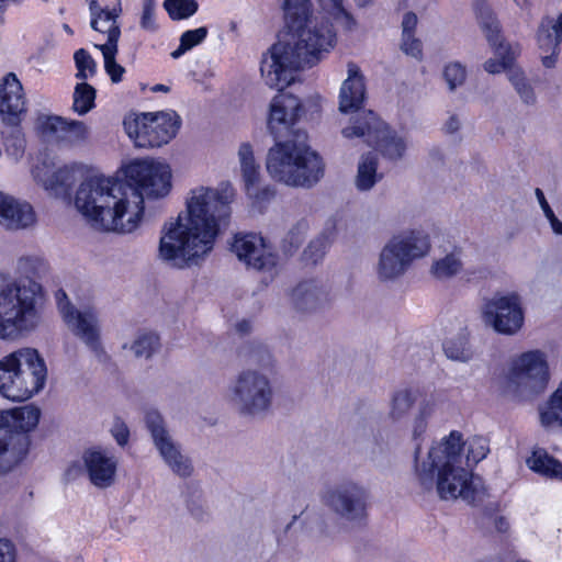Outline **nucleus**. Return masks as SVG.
<instances>
[{"label": "nucleus", "mask_w": 562, "mask_h": 562, "mask_svg": "<svg viewBox=\"0 0 562 562\" xmlns=\"http://www.w3.org/2000/svg\"><path fill=\"white\" fill-rule=\"evenodd\" d=\"M302 112L300 100L290 93H280L276 95L270 104V115L268 128L274 138H280L285 134H293L292 127L299 120Z\"/></svg>", "instance_id": "20"}, {"label": "nucleus", "mask_w": 562, "mask_h": 562, "mask_svg": "<svg viewBox=\"0 0 562 562\" xmlns=\"http://www.w3.org/2000/svg\"><path fill=\"white\" fill-rule=\"evenodd\" d=\"M430 249L428 236L419 231H406L394 235L380 251L375 266L381 282L400 279L412 263L425 257Z\"/></svg>", "instance_id": "9"}, {"label": "nucleus", "mask_w": 562, "mask_h": 562, "mask_svg": "<svg viewBox=\"0 0 562 562\" xmlns=\"http://www.w3.org/2000/svg\"><path fill=\"white\" fill-rule=\"evenodd\" d=\"M507 78L513 85L515 91L519 95L521 102L526 105H535L537 102V95L535 89L525 76V72L518 68H509L507 71Z\"/></svg>", "instance_id": "37"}, {"label": "nucleus", "mask_w": 562, "mask_h": 562, "mask_svg": "<svg viewBox=\"0 0 562 562\" xmlns=\"http://www.w3.org/2000/svg\"><path fill=\"white\" fill-rule=\"evenodd\" d=\"M207 35V29L204 26H201L195 30L187 31L184 32L180 41L183 44L184 48L191 49L192 47L199 45Z\"/></svg>", "instance_id": "53"}, {"label": "nucleus", "mask_w": 562, "mask_h": 562, "mask_svg": "<svg viewBox=\"0 0 562 562\" xmlns=\"http://www.w3.org/2000/svg\"><path fill=\"white\" fill-rule=\"evenodd\" d=\"M82 461L92 485L108 488L115 483L119 460L111 451L100 447L87 449Z\"/></svg>", "instance_id": "19"}, {"label": "nucleus", "mask_w": 562, "mask_h": 562, "mask_svg": "<svg viewBox=\"0 0 562 562\" xmlns=\"http://www.w3.org/2000/svg\"><path fill=\"white\" fill-rule=\"evenodd\" d=\"M481 314L485 325L503 335L516 334L524 324L521 299L516 292H496L484 299Z\"/></svg>", "instance_id": "12"}, {"label": "nucleus", "mask_w": 562, "mask_h": 562, "mask_svg": "<svg viewBox=\"0 0 562 562\" xmlns=\"http://www.w3.org/2000/svg\"><path fill=\"white\" fill-rule=\"evenodd\" d=\"M88 1H89V9H90L91 16H94V15L102 16L103 11H105L106 9H102L99 5L97 0H88Z\"/></svg>", "instance_id": "63"}, {"label": "nucleus", "mask_w": 562, "mask_h": 562, "mask_svg": "<svg viewBox=\"0 0 562 562\" xmlns=\"http://www.w3.org/2000/svg\"><path fill=\"white\" fill-rule=\"evenodd\" d=\"M285 32L263 55L260 71L270 88L283 90L294 80V72L318 63L335 44L328 23L312 15L311 0H282Z\"/></svg>", "instance_id": "3"}, {"label": "nucleus", "mask_w": 562, "mask_h": 562, "mask_svg": "<svg viewBox=\"0 0 562 562\" xmlns=\"http://www.w3.org/2000/svg\"><path fill=\"white\" fill-rule=\"evenodd\" d=\"M552 27L554 31V37H552L549 29L541 25L538 32V42L541 46H552L557 49L562 40V14L558 18Z\"/></svg>", "instance_id": "48"}, {"label": "nucleus", "mask_w": 562, "mask_h": 562, "mask_svg": "<svg viewBox=\"0 0 562 562\" xmlns=\"http://www.w3.org/2000/svg\"><path fill=\"white\" fill-rule=\"evenodd\" d=\"M95 89L89 83L81 82L75 87L72 109L79 115L88 113L94 106Z\"/></svg>", "instance_id": "39"}, {"label": "nucleus", "mask_w": 562, "mask_h": 562, "mask_svg": "<svg viewBox=\"0 0 562 562\" xmlns=\"http://www.w3.org/2000/svg\"><path fill=\"white\" fill-rule=\"evenodd\" d=\"M111 432L115 438L117 445H120L121 447H124L128 442L130 430L123 420L117 418L114 422Z\"/></svg>", "instance_id": "57"}, {"label": "nucleus", "mask_w": 562, "mask_h": 562, "mask_svg": "<svg viewBox=\"0 0 562 562\" xmlns=\"http://www.w3.org/2000/svg\"><path fill=\"white\" fill-rule=\"evenodd\" d=\"M143 114L137 117H128L123 122L127 135L134 139L135 145L138 147V136L143 132Z\"/></svg>", "instance_id": "55"}, {"label": "nucleus", "mask_w": 562, "mask_h": 562, "mask_svg": "<svg viewBox=\"0 0 562 562\" xmlns=\"http://www.w3.org/2000/svg\"><path fill=\"white\" fill-rule=\"evenodd\" d=\"M18 550L8 538H0V562H16Z\"/></svg>", "instance_id": "56"}, {"label": "nucleus", "mask_w": 562, "mask_h": 562, "mask_svg": "<svg viewBox=\"0 0 562 562\" xmlns=\"http://www.w3.org/2000/svg\"><path fill=\"white\" fill-rule=\"evenodd\" d=\"M143 132L138 136V147H160L177 134L180 120L176 112L143 113Z\"/></svg>", "instance_id": "18"}, {"label": "nucleus", "mask_w": 562, "mask_h": 562, "mask_svg": "<svg viewBox=\"0 0 562 562\" xmlns=\"http://www.w3.org/2000/svg\"><path fill=\"white\" fill-rule=\"evenodd\" d=\"M432 413V405L429 402L422 403L417 415L413 420L412 436L415 441H418L427 430V419ZM420 452V443L416 442L415 446V460H417Z\"/></svg>", "instance_id": "41"}, {"label": "nucleus", "mask_w": 562, "mask_h": 562, "mask_svg": "<svg viewBox=\"0 0 562 562\" xmlns=\"http://www.w3.org/2000/svg\"><path fill=\"white\" fill-rule=\"evenodd\" d=\"M488 448L482 437H475L469 441L467 460L477 463L486 457Z\"/></svg>", "instance_id": "51"}, {"label": "nucleus", "mask_w": 562, "mask_h": 562, "mask_svg": "<svg viewBox=\"0 0 562 562\" xmlns=\"http://www.w3.org/2000/svg\"><path fill=\"white\" fill-rule=\"evenodd\" d=\"M25 98L23 87L13 72L3 78L0 86V114L2 121L9 125H18L21 115L25 113Z\"/></svg>", "instance_id": "21"}, {"label": "nucleus", "mask_w": 562, "mask_h": 562, "mask_svg": "<svg viewBox=\"0 0 562 562\" xmlns=\"http://www.w3.org/2000/svg\"><path fill=\"white\" fill-rule=\"evenodd\" d=\"M369 491L353 480H342L322 494V503L340 520L362 525L368 517Z\"/></svg>", "instance_id": "11"}, {"label": "nucleus", "mask_w": 562, "mask_h": 562, "mask_svg": "<svg viewBox=\"0 0 562 562\" xmlns=\"http://www.w3.org/2000/svg\"><path fill=\"white\" fill-rule=\"evenodd\" d=\"M347 72L348 77L344 80L339 93V111L342 113L358 111L366 95L364 77L358 65L348 63Z\"/></svg>", "instance_id": "24"}, {"label": "nucleus", "mask_w": 562, "mask_h": 562, "mask_svg": "<svg viewBox=\"0 0 562 562\" xmlns=\"http://www.w3.org/2000/svg\"><path fill=\"white\" fill-rule=\"evenodd\" d=\"M494 528L499 532H505L508 529L507 520L502 516H495L492 518Z\"/></svg>", "instance_id": "62"}, {"label": "nucleus", "mask_w": 562, "mask_h": 562, "mask_svg": "<svg viewBox=\"0 0 562 562\" xmlns=\"http://www.w3.org/2000/svg\"><path fill=\"white\" fill-rule=\"evenodd\" d=\"M462 269V251L456 249L442 258L434 260L430 267V273L435 279L446 281L458 276Z\"/></svg>", "instance_id": "31"}, {"label": "nucleus", "mask_w": 562, "mask_h": 562, "mask_svg": "<svg viewBox=\"0 0 562 562\" xmlns=\"http://www.w3.org/2000/svg\"><path fill=\"white\" fill-rule=\"evenodd\" d=\"M36 323L34 291L0 274V339H14Z\"/></svg>", "instance_id": "8"}, {"label": "nucleus", "mask_w": 562, "mask_h": 562, "mask_svg": "<svg viewBox=\"0 0 562 562\" xmlns=\"http://www.w3.org/2000/svg\"><path fill=\"white\" fill-rule=\"evenodd\" d=\"M34 179L55 196L66 195L75 181L72 167L63 166L55 170L43 164L33 169Z\"/></svg>", "instance_id": "27"}, {"label": "nucleus", "mask_w": 562, "mask_h": 562, "mask_svg": "<svg viewBox=\"0 0 562 562\" xmlns=\"http://www.w3.org/2000/svg\"><path fill=\"white\" fill-rule=\"evenodd\" d=\"M249 362L261 369L248 368L237 373L227 387V401L243 416H258L272 405L273 387L267 369L272 367L271 353L263 347L249 350Z\"/></svg>", "instance_id": "6"}, {"label": "nucleus", "mask_w": 562, "mask_h": 562, "mask_svg": "<svg viewBox=\"0 0 562 562\" xmlns=\"http://www.w3.org/2000/svg\"><path fill=\"white\" fill-rule=\"evenodd\" d=\"M44 134L70 145L85 142L89 135L88 126L81 121H68L61 116H46L41 122Z\"/></svg>", "instance_id": "23"}, {"label": "nucleus", "mask_w": 562, "mask_h": 562, "mask_svg": "<svg viewBox=\"0 0 562 562\" xmlns=\"http://www.w3.org/2000/svg\"><path fill=\"white\" fill-rule=\"evenodd\" d=\"M341 134L346 138L363 137L368 145L376 146L390 160L402 159L407 148L405 138L392 132L372 111L358 112Z\"/></svg>", "instance_id": "10"}, {"label": "nucleus", "mask_w": 562, "mask_h": 562, "mask_svg": "<svg viewBox=\"0 0 562 562\" xmlns=\"http://www.w3.org/2000/svg\"><path fill=\"white\" fill-rule=\"evenodd\" d=\"M102 52L104 58V68L113 82H120L125 69L115 61L117 54V32H112L110 42L102 45H95Z\"/></svg>", "instance_id": "33"}, {"label": "nucleus", "mask_w": 562, "mask_h": 562, "mask_svg": "<svg viewBox=\"0 0 562 562\" xmlns=\"http://www.w3.org/2000/svg\"><path fill=\"white\" fill-rule=\"evenodd\" d=\"M74 58L78 70L76 75L78 79L86 80L89 76L94 75L97 65L86 49H78L75 53Z\"/></svg>", "instance_id": "47"}, {"label": "nucleus", "mask_w": 562, "mask_h": 562, "mask_svg": "<svg viewBox=\"0 0 562 562\" xmlns=\"http://www.w3.org/2000/svg\"><path fill=\"white\" fill-rule=\"evenodd\" d=\"M330 14L335 21L346 31H353L357 27V21L342 5L344 0H329Z\"/></svg>", "instance_id": "45"}, {"label": "nucleus", "mask_w": 562, "mask_h": 562, "mask_svg": "<svg viewBox=\"0 0 562 562\" xmlns=\"http://www.w3.org/2000/svg\"><path fill=\"white\" fill-rule=\"evenodd\" d=\"M56 299L63 318L74 335L95 353L101 352L99 319L93 308L77 310L61 290L56 293Z\"/></svg>", "instance_id": "15"}, {"label": "nucleus", "mask_w": 562, "mask_h": 562, "mask_svg": "<svg viewBox=\"0 0 562 562\" xmlns=\"http://www.w3.org/2000/svg\"><path fill=\"white\" fill-rule=\"evenodd\" d=\"M189 510H190V514L192 515V517L196 520H204L205 517H207V512L204 508V506L201 504H198L194 502L191 503L189 505Z\"/></svg>", "instance_id": "60"}, {"label": "nucleus", "mask_w": 562, "mask_h": 562, "mask_svg": "<svg viewBox=\"0 0 562 562\" xmlns=\"http://www.w3.org/2000/svg\"><path fill=\"white\" fill-rule=\"evenodd\" d=\"M366 456L373 462H381L389 453L390 446L387 440L381 434H373L363 447Z\"/></svg>", "instance_id": "44"}, {"label": "nucleus", "mask_w": 562, "mask_h": 562, "mask_svg": "<svg viewBox=\"0 0 562 562\" xmlns=\"http://www.w3.org/2000/svg\"><path fill=\"white\" fill-rule=\"evenodd\" d=\"M29 436L0 428V475L11 472L25 457Z\"/></svg>", "instance_id": "22"}, {"label": "nucleus", "mask_w": 562, "mask_h": 562, "mask_svg": "<svg viewBox=\"0 0 562 562\" xmlns=\"http://www.w3.org/2000/svg\"><path fill=\"white\" fill-rule=\"evenodd\" d=\"M543 426H562V384L550 397L546 408L540 412Z\"/></svg>", "instance_id": "38"}, {"label": "nucleus", "mask_w": 562, "mask_h": 562, "mask_svg": "<svg viewBox=\"0 0 562 562\" xmlns=\"http://www.w3.org/2000/svg\"><path fill=\"white\" fill-rule=\"evenodd\" d=\"M417 15L414 12H406L402 21V36L414 34L417 26Z\"/></svg>", "instance_id": "59"}, {"label": "nucleus", "mask_w": 562, "mask_h": 562, "mask_svg": "<svg viewBox=\"0 0 562 562\" xmlns=\"http://www.w3.org/2000/svg\"><path fill=\"white\" fill-rule=\"evenodd\" d=\"M443 78L450 91L461 87L467 79V69L460 63H450L443 69Z\"/></svg>", "instance_id": "46"}, {"label": "nucleus", "mask_w": 562, "mask_h": 562, "mask_svg": "<svg viewBox=\"0 0 562 562\" xmlns=\"http://www.w3.org/2000/svg\"><path fill=\"white\" fill-rule=\"evenodd\" d=\"M549 369L544 355L540 351L522 353L513 364L510 381L517 392L531 397L546 391L549 383Z\"/></svg>", "instance_id": "14"}, {"label": "nucleus", "mask_w": 562, "mask_h": 562, "mask_svg": "<svg viewBox=\"0 0 562 562\" xmlns=\"http://www.w3.org/2000/svg\"><path fill=\"white\" fill-rule=\"evenodd\" d=\"M290 299L296 312L314 314L328 308L334 296L326 283L317 279H307L292 289Z\"/></svg>", "instance_id": "17"}, {"label": "nucleus", "mask_w": 562, "mask_h": 562, "mask_svg": "<svg viewBox=\"0 0 562 562\" xmlns=\"http://www.w3.org/2000/svg\"><path fill=\"white\" fill-rule=\"evenodd\" d=\"M462 436L452 431L442 442L432 447L426 461L416 464L419 484L426 491L436 488L442 501L462 498L469 504L484 495L481 479L462 467Z\"/></svg>", "instance_id": "4"}, {"label": "nucleus", "mask_w": 562, "mask_h": 562, "mask_svg": "<svg viewBox=\"0 0 562 562\" xmlns=\"http://www.w3.org/2000/svg\"><path fill=\"white\" fill-rule=\"evenodd\" d=\"M231 250L247 268L257 271H270L277 265V255L256 234H237L231 245Z\"/></svg>", "instance_id": "16"}, {"label": "nucleus", "mask_w": 562, "mask_h": 562, "mask_svg": "<svg viewBox=\"0 0 562 562\" xmlns=\"http://www.w3.org/2000/svg\"><path fill=\"white\" fill-rule=\"evenodd\" d=\"M475 13L479 25L487 42L492 47H497L499 43H503V38L501 35V25L495 13L484 1H477L475 3Z\"/></svg>", "instance_id": "30"}, {"label": "nucleus", "mask_w": 562, "mask_h": 562, "mask_svg": "<svg viewBox=\"0 0 562 562\" xmlns=\"http://www.w3.org/2000/svg\"><path fill=\"white\" fill-rule=\"evenodd\" d=\"M238 159L247 194L257 200H268L274 195V191L266 187L259 189L260 166L257 164L252 146L249 143H243L238 149Z\"/></svg>", "instance_id": "25"}, {"label": "nucleus", "mask_w": 562, "mask_h": 562, "mask_svg": "<svg viewBox=\"0 0 562 562\" xmlns=\"http://www.w3.org/2000/svg\"><path fill=\"white\" fill-rule=\"evenodd\" d=\"M40 416L41 411L33 405L2 411L0 412V428L27 436V432L37 426Z\"/></svg>", "instance_id": "28"}, {"label": "nucleus", "mask_w": 562, "mask_h": 562, "mask_svg": "<svg viewBox=\"0 0 562 562\" xmlns=\"http://www.w3.org/2000/svg\"><path fill=\"white\" fill-rule=\"evenodd\" d=\"M402 50L415 58L422 57V42L414 34L402 36Z\"/></svg>", "instance_id": "54"}, {"label": "nucleus", "mask_w": 562, "mask_h": 562, "mask_svg": "<svg viewBox=\"0 0 562 562\" xmlns=\"http://www.w3.org/2000/svg\"><path fill=\"white\" fill-rule=\"evenodd\" d=\"M35 214L29 203L20 202L0 192V224L8 229H22L33 225Z\"/></svg>", "instance_id": "26"}, {"label": "nucleus", "mask_w": 562, "mask_h": 562, "mask_svg": "<svg viewBox=\"0 0 562 562\" xmlns=\"http://www.w3.org/2000/svg\"><path fill=\"white\" fill-rule=\"evenodd\" d=\"M159 348L160 339L155 333H140L131 345H123V349H130L134 357L144 359H149Z\"/></svg>", "instance_id": "35"}, {"label": "nucleus", "mask_w": 562, "mask_h": 562, "mask_svg": "<svg viewBox=\"0 0 562 562\" xmlns=\"http://www.w3.org/2000/svg\"><path fill=\"white\" fill-rule=\"evenodd\" d=\"M145 423L154 446L165 464L180 477L191 476L193 473L192 462L182 452L180 443L170 435L162 416L157 411H149L146 413Z\"/></svg>", "instance_id": "13"}, {"label": "nucleus", "mask_w": 562, "mask_h": 562, "mask_svg": "<svg viewBox=\"0 0 562 562\" xmlns=\"http://www.w3.org/2000/svg\"><path fill=\"white\" fill-rule=\"evenodd\" d=\"M126 178L92 176L80 183L75 205L95 228L132 233L142 220L144 198L165 196L171 187L169 166L154 160L130 164Z\"/></svg>", "instance_id": "1"}, {"label": "nucleus", "mask_w": 562, "mask_h": 562, "mask_svg": "<svg viewBox=\"0 0 562 562\" xmlns=\"http://www.w3.org/2000/svg\"><path fill=\"white\" fill-rule=\"evenodd\" d=\"M164 8L172 20H183L198 10L195 0H165Z\"/></svg>", "instance_id": "43"}, {"label": "nucleus", "mask_w": 562, "mask_h": 562, "mask_svg": "<svg viewBox=\"0 0 562 562\" xmlns=\"http://www.w3.org/2000/svg\"><path fill=\"white\" fill-rule=\"evenodd\" d=\"M461 121L457 115H451L445 123V131L449 134H453L459 131Z\"/></svg>", "instance_id": "61"}, {"label": "nucleus", "mask_w": 562, "mask_h": 562, "mask_svg": "<svg viewBox=\"0 0 562 562\" xmlns=\"http://www.w3.org/2000/svg\"><path fill=\"white\" fill-rule=\"evenodd\" d=\"M535 193H536L538 202H539V204H540V206H541L546 217L550 222L552 231L557 235H562V222L555 216L554 212L550 207L549 203L546 200V196H544L542 190L537 188Z\"/></svg>", "instance_id": "50"}, {"label": "nucleus", "mask_w": 562, "mask_h": 562, "mask_svg": "<svg viewBox=\"0 0 562 562\" xmlns=\"http://www.w3.org/2000/svg\"><path fill=\"white\" fill-rule=\"evenodd\" d=\"M527 464L535 472L562 480V463L544 451H535L527 460Z\"/></svg>", "instance_id": "34"}, {"label": "nucleus", "mask_w": 562, "mask_h": 562, "mask_svg": "<svg viewBox=\"0 0 562 562\" xmlns=\"http://www.w3.org/2000/svg\"><path fill=\"white\" fill-rule=\"evenodd\" d=\"M554 50H555V49L553 48V53H552L551 55H549V56H544V57L542 58V64H543V66H544V67H547V68H552V67H554L555 61H557V56H555V54H554Z\"/></svg>", "instance_id": "64"}, {"label": "nucleus", "mask_w": 562, "mask_h": 562, "mask_svg": "<svg viewBox=\"0 0 562 562\" xmlns=\"http://www.w3.org/2000/svg\"><path fill=\"white\" fill-rule=\"evenodd\" d=\"M443 352L448 359L459 362H468L473 358L469 335L461 333L443 342Z\"/></svg>", "instance_id": "32"}, {"label": "nucleus", "mask_w": 562, "mask_h": 562, "mask_svg": "<svg viewBox=\"0 0 562 562\" xmlns=\"http://www.w3.org/2000/svg\"><path fill=\"white\" fill-rule=\"evenodd\" d=\"M328 244L329 243H328L327 237H325V236L316 237L308 244V246L304 250V256L306 257V259H308L313 263H316L325 255Z\"/></svg>", "instance_id": "49"}, {"label": "nucleus", "mask_w": 562, "mask_h": 562, "mask_svg": "<svg viewBox=\"0 0 562 562\" xmlns=\"http://www.w3.org/2000/svg\"><path fill=\"white\" fill-rule=\"evenodd\" d=\"M306 135L277 142L267 153L266 169L277 182L291 188L311 189L325 175V162L305 143Z\"/></svg>", "instance_id": "5"}, {"label": "nucleus", "mask_w": 562, "mask_h": 562, "mask_svg": "<svg viewBox=\"0 0 562 562\" xmlns=\"http://www.w3.org/2000/svg\"><path fill=\"white\" fill-rule=\"evenodd\" d=\"M495 50V54L502 58L501 61L495 59H487L484 63L485 71L490 74H498L502 70H509V68H515L513 66L514 53H512L510 47L504 45V43H499L497 47H492Z\"/></svg>", "instance_id": "42"}, {"label": "nucleus", "mask_w": 562, "mask_h": 562, "mask_svg": "<svg viewBox=\"0 0 562 562\" xmlns=\"http://www.w3.org/2000/svg\"><path fill=\"white\" fill-rule=\"evenodd\" d=\"M7 151L15 158L21 157L24 151V139L18 134L12 135L7 142Z\"/></svg>", "instance_id": "58"}, {"label": "nucleus", "mask_w": 562, "mask_h": 562, "mask_svg": "<svg viewBox=\"0 0 562 562\" xmlns=\"http://www.w3.org/2000/svg\"><path fill=\"white\" fill-rule=\"evenodd\" d=\"M47 368L36 349L21 348L0 360V393L13 402H23L45 385Z\"/></svg>", "instance_id": "7"}, {"label": "nucleus", "mask_w": 562, "mask_h": 562, "mask_svg": "<svg viewBox=\"0 0 562 562\" xmlns=\"http://www.w3.org/2000/svg\"><path fill=\"white\" fill-rule=\"evenodd\" d=\"M378 156L373 153L360 157L355 178V186L359 191L371 190L382 179V175L378 173Z\"/></svg>", "instance_id": "29"}, {"label": "nucleus", "mask_w": 562, "mask_h": 562, "mask_svg": "<svg viewBox=\"0 0 562 562\" xmlns=\"http://www.w3.org/2000/svg\"><path fill=\"white\" fill-rule=\"evenodd\" d=\"M121 12V8L113 10H105L101 15H94L91 20V27L101 33H108V41L110 42L112 32H117V38L120 37L121 31L117 25L116 19Z\"/></svg>", "instance_id": "40"}, {"label": "nucleus", "mask_w": 562, "mask_h": 562, "mask_svg": "<svg viewBox=\"0 0 562 562\" xmlns=\"http://www.w3.org/2000/svg\"><path fill=\"white\" fill-rule=\"evenodd\" d=\"M155 10H156V0H143V12L140 16V27L154 32L157 30V24L155 22Z\"/></svg>", "instance_id": "52"}, {"label": "nucleus", "mask_w": 562, "mask_h": 562, "mask_svg": "<svg viewBox=\"0 0 562 562\" xmlns=\"http://www.w3.org/2000/svg\"><path fill=\"white\" fill-rule=\"evenodd\" d=\"M416 402V394L409 389H401L393 393L390 401L389 417L396 422L404 418Z\"/></svg>", "instance_id": "36"}, {"label": "nucleus", "mask_w": 562, "mask_h": 562, "mask_svg": "<svg viewBox=\"0 0 562 562\" xmlns=\"http://www.w3.org/2000/svg\"><path fill=\"white\" fill-rule=\"evenodd\" d=\"M234 196L229 184L191 190L186 210L164 226L159 258L178 269L200 265L213 250L221 226L227 224Z\"/></svg>", "instance_id": "2"}]
</instances>
